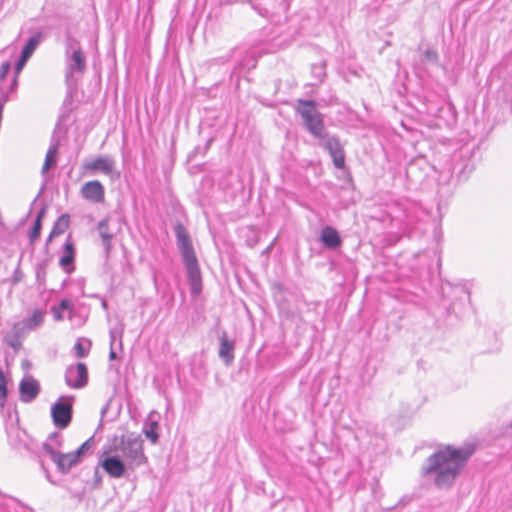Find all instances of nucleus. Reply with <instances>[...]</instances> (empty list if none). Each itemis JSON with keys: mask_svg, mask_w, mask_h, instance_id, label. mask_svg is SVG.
<instances>
[{"mask_svg": "<svg viewBox=\"0 0 512 512\" xmlns=\"http://www.w3.org/2000/svg\"><path fill=\"white\" fill-rule=\"evenodd\" d=\"M51 311H52V313H53V315H54V319H55L56 321H60V320H62V319H63L62 310H60L58 307L53 306V307L51 308Z\"/></svg>", "mask_w": 512, "mask_h": 512, "instance_id": "obj_40", "label": "nucleus"}, {"mask_svg": "<svg viewBox=\"0 0 512 512\" xmlns=\"http://www.w3.org/2000/svg\"><path fill=\"white\" fill-rule=\"evenodd\" d=\"M52 238H50V235L48 236L47 242H50Z\"/></svg>", "mask_w": 512, "mask_h": 512, "instance_id": "obj_47", "label": "nucleus"}, {"mask_svg": "<svg viewBox=\"0 0 512 512\" xmlns=\"http://www.w3.org/2000/svg\"><path fill=\"white\" fill-rule=\"evenodd\" d=\"M50 440H53L58 446H61L62 439L59 433L55 432L50 436Z\"/></svg>", "mask_w": 512, "mask_h": 512, "instance_id": "obj_41", "label": "nucleus"}, {"mask_svg": "<svg viewBox=\"0 0 512 512\" xmlns=\"http://www.w3.org/2000/svg\"><path fill=\"white\" fill-rule=\"evenodd\" d=\"M82 167L92 174L97 172L103 173L112 180L120 177V173L116 171V161L111 155H99L90 162H84Z\"/></svg>", "mask_w": 512, "mask_h": 512, "instance_id": "obj_9", "label": "nucleus"}, {"mask_svg": "<svg viewBox=\"0 0 512 512\" xmlns=\"http://www.w3.org/2000/svg\"><path fill=\"white\" fill-rule=\"evenodd\" d=\"M8 389L7 380L2 368L0 367V410L4 412L5 404L7 401Z\"/></svg>", "mask_w": 512, "mask_h": 512, "instance_id": "obj_28", "label": "nucleus"}, {"mask_svg": "<svg viewBox=\"0 0 512 512\" xmlns=\"http://www.w3.org/2000/svg\"><path fill=\"white\" fill-rule=\"evenodd\" d=\"M4 341L9 347L13 348L15 351H18L22 344L21 339L18 338V336L11 331H9L6 334V336L4 337Z\"/></svg>", "mask_w": 512, "mask_h": 512, "instance_id": "obj_32", "label": "nucleus"}, {"mask_svg": "<svg viewBox=\"0 0 512 512\" xmlns=\"http://www.w3.org/2000/svg\"><path fill=\"white\" fill-rule=\"evenodd\" d=\"M117 358H118V356H117V353L115 351V348L114 347H110L109 359L110 360H116Z\"/></svg>", "mask_w": 512, "mask_h": 512, "instance_id": "obj_42", "label": "nucleus"}, {"mask_svg": "<svg viewBox=\"0 0 512 512\" xmlns=\"http://www.w3.org/2000/svg\"><path fill=\"white\" fill-rule=\"evenodd\" d=\"M153 280H154V283L156 284V283H157V277H156V275H154Z\"/></svg>", "mask_w": 512, "mask_h": 512, "instance_id": "obj_46", "label": "nucleus"}, {"mask_svg": "<svg viewBox=\"0 0 512 512\" xmlns=\"http://www.w3.org/2000/svg\"><path fill=\"white\" fill-rule=\"evenodd\" d=\"M18 422L19 418L17 411L15 409L12 411L11 408L8 407L7 419L5 420V430L9 444L15 449L25 446L27 437L26 432L19 427Z\"/></svg>", "mask_w": 512, "mask_h": 512, "instance_id": "obj_7", "label": "nucleus"}, {"mask_svg": "<svg viewBox=\"0 0 512 512\" xmlns=\"http://www.w3.org/2000/svg\"><path fill=\"white\" fill-rule=\"evenodd\" d=\"M20 322L22 323V327H25L29 331H33L42 326L44 322V312L41 310H35L30 317H27Z\"/></svg>", "mask_w": 512, "mask_h": 512, "instance_id": "obj_23", "label": "nucleus"}, {"mask_svg": "<svg viewBox=\"0 0 512 512\" xmlns=\"http://www.w3.org/2000/svg\"><path fill=\"white\" fill-rule=\"evenodd\" d=\"M256 54H257L256 50H254V49L249 50L247 52L245 58L243 59L241 65L247 69L255 68L256 63H257V58H258V56Z\"/></svg>", "mask_w": 512, "mask_h": 512, "instance_id": "obj_31", "label": "nucleus"}, {"mask_svg": "<svg viewBox=\"0 0 512 512\" xmlns=\"http://www.w3.org/2000/svg\"><path fill=\"white\" fill-rule=\"evenodd\" d=\"M320 241L325 248L331 250L339 248L342 244V239L338 231L329 225H326L321 229Z\"/></svg>", "mask_w": 512, "mask_h": 512, "instance_id": "obj_16", "label": "nucleus"}, {"mask_svg": "<svg viewBox=\"0 0 512 512\" xmlns=\"http://www.w3.org/2000/svg\"><path fill=\"white\" fill-rule=\"evenodd\" d=\"M46 213V208L42 207L35 218L34 224L29 233V240L31 243H34L40 236L42 229V219Z\"/></svg>", "mask_w": 512, "mask_h": 512, "instance_id": "obj_25", "label": "nucleus"}, {"mask_svg": "<svg viewBox=\"0 0 512 512\" xmlns=\"http://www.w3.org/2000/svg\"><path fill=\"white\" fill-rule=\"evenodd\" d=\"M122 335H123V328H112L109 331V337H110V347H114L116 342H118V346L120 349H122Z\"/></svg>", "mask_w": 512, "mask_h": 512, "instance_id": "obj_30", "label": "nucleus"}, {"mask_svg": "<svg viewBox=\"0 0 512 512\" xmlns=\"http://www.w3.org/2000/svg\"><path fill=\"white\" fill-rule=\"evenodd\" d=\"M20 400L24 403H30L40 393V384L32 376L25 377L19 384Z\"/></svg>", "mask_w": 512, "mask_h": 512, "instance_id": "obj_14", "label": "nucleus"}, {"mask_svg": "<svg viewBox=\"0 0 512 512\" xmlns=\"http://www.w3.org/2000/svg\"><path fill=\"white\" fill-rule=\"evenodd\" d=\"M267 13H268V11H267L266 9H264V10H259V14H260L261 16H264V17H265V16L267 15Z\"/></svg>", "mask_w": 512, "mask_h": 512, "instance_id": "obj_44", "label": "nucleus"}, {"mask_svg": "<svg viewBox=\"0 0 512 512\" xmlns=\"http://www.w3.org/2000/svg\"><path fill=\"white\" fill-rule=\"evenodd\" d=\"M120 451L130 469H135L147 461L143 452V440L140 437L123 438Z\"/></svg>", "mask_w": 512, "mask_h": 512, "instance_id": "obj_5", "label": "nucleus"}, {"mask_svg": "<svg viewBox=\"0 0 512 512\" xmlns=\"http://www.w3.org/2000/svg\"><path fill=\"white\" fill-rule=\"evenodd\" d=\"M234 349H235L234 341L230 340L227 337V334L224 332L220 337V347H219L218 355H219L220 359H222L226 365H230L233 362Z\"/></svg>", "mask_w": 512, "mask_h": 512, "instance_id": "obj_17", "label": "nucleus"}, {"mask_svg": "<svg viewBox=\"0 0 512 512\" xmlns=\"http://www.w3.org/2000/svg\"><path fill=\"white\" fill-rule=\"evenodd\" d=\"M75 259V248L71 241L67 240L64 244V254L61 256L59 264L63 267V269L70 273L73 268V263Z\"/></svg>", "mask_w": 512, "mask_h": 512, "instance_id": "obj_20", "label": "nucleus"}, {"mask_svg": "<svg viewBox=\"0 0 512 512\" xmlns=\"http://www.w3.org/2000/svg\"><path fill=\"white\" fill-rule=\"evenodd\" d=\"M65 383L73 389H81L88 383V369L86 364L79 362L70 365L65 370Z\"/></svg>", "mask_w": 512, "mask_h": 512, "instance_id": "obj_12", "label": "nucleus"}, {"mask_svg": "<svg viewBox=\"0 0 512 512\" xmlns=\"http://www.w3.org/2000/svg\"><path fill=\"white\" fill-rule=\"evenodd\" d=\"M174 233L176 244L186 270L191 295L196 297L202 292L203 286L201 271L191 238L186 228L181 223H177L174 226Z\"/></svg>", "mask_w": 512, "mask_h": 512, "instance_id": "obj_2", "label": "nucleus"}, {"mask_svg": "<svg viewBox=\"0 0 512 512\" xmlns=\"http://www.w3.org/2000/svg\"><path fill=\"white\" fill-rule=\"evenodd\" d=\"M475 452L473 444L446 445L431 454L421 468L423 477L432 479L438 489H449Z\"/></svg>", "mask_w": 512, "mask_h": 512, "instance_id": "obj_1", "label": "nucleus"}, {"mask_svg": "<svg viewBox=\"0 0 512 512\" xmlns=\"http://www.w3.org/2000/svg\"><path fill=\"white\" fill-rule=\"evenodd\" d=\"M42 40L43 34L41 32H36L27 40L21 54L30 58Z\"/></svg>", "mask_w": 512, "mask_h": 512, "instance_id": "obj_24", "label": "nucleus"}, {"mask_svg": "<svg viewBox=\"0 0 512 512\" xmlns=\"http://www.w3.org/2000/svg\"><path fill=\"white\" fill-rule=\"evenodd\" d=\"M81 196L93 203H102L105 199V188L98 180L84 183L80 190Z\"/></svg>", "mask_w": 512, "mask_h": 512, "instance_id": "obj_13", "label": "nucleus"}, {"mask_svg": "<svg viewBox=\"0 0 512 512\" xmlns=\"http://www.w3.org/2000/svg\"><path fill=\"white\" fill-rule=\"evenodd\" d=\"M43 450L50 456L51 460L56 464L57 469L63 474L68 473L72 467L80 462L73 452H57L50 443H44Z\"/></svg>", "mask_w": 512, "mask_h": 512, "instance_id": "obj_11", "label": "nucleus"}, {"mask_svg": "<svg viewBox=\"0 0 512 512\" xmlns=\"http://www.w3.org/2000/svg\"><path fill=\"white\" fill-rule=\"evenodd\" d=\"M424 57H425L426 61L433 63V64L437 63V61H438L437 52L434 50H431V49H428L425 51Z\"/></svg>", "mask_w": 512, "mask_h": 512, "instance_id": "obj_35", "label": "nucleus"}, {"mask_svg": "<svg viewBox=\"0 0 512 512\" xmlns=\"http://www.w3.org/2000/svg\"><path fill=\"white\" fill-rule=\"evenodd\" d=\"M73 397L61 396L51 407V417L53 424L59 429H65L72 420Z\"/></svg>", "mask_w": 512, "mask_h": 512, "instance_id": "obj_6", "label": "nucleus"}, {"mask_svg": "<svg viewBox=\"0 0 512 512\" xmlns=\"http://www.w3.org/2000/svg\"><path fill=\"white\" fill-rule=\"evenodd\" d=\"M28 59H29V57L20 54V57L15 66L16 73H19L23 69V67L27 63Z\"/></svg>", "mask_w": 512, "mask_h": 512, "instance_id": "obj_38", "label": "nucleus"}, {"mask_svg": "<svg viewBox=\"0 0 512 512\" xmlns=\"http://www.w3.org/2000/svg\"><path fill=\"white\" fill-rule=\"evenodd\" d=\"M312 73L317 77L318 80H322L325 76L324 66L323 65H313Z\"/></svg>", "mask_w": 512, "mask_h": 512, "instance_id": "obj_36", "label": "nucleus"}, {"mask_svg": "<svg viewBox=\"0 0 512 512\" xmlns=\"http://www.w3.org/2000/svg\"><path fill=\"white\" fill-rule=\"evenodd\" d=\"M317 139L319 140L320 146L331 156L334 166L338 169L343 168L345 165V153L339 138L325 132Z\"/></svg>", "mask_w": 512, "mask_h": 512, "instance_id": "obj_10", "label": "nucleus"}, {"mask_svg": "<svg viewBox=\"0 0 512 512\" xmlns=\"http://www.w3.org/2000/svg\"><path fill=\"white\" fill-rule=\"evenodd\" d=\"M10 331L15 333V335H17L18 338H20L21 340L25 336V334L29 332L28 329L22 327V323L20 321L15 323Z\"/></svg>", "mask_w": 512, "mask_h": 512, "instance_id": "obj_34", "label": "nucleus"}, {"mask_svg": "<svg viewBox=\"0 0 512 512\" xmlns=\"http://www.w3.org/2000/svg\"><path fill=\"white\" fill-rule=\"evenodd\" d=\"M154 416H157V413L152 412L149 415L147 422L145 423L143 432L145 436L153 443H157L159 439V434L157 432L159 428V423L157 419H154Z\"/></svg>", "mask_w": 512, "mask_h": 512, "instance_id": "obj_22", "label": "nucleus"}, {"mask_svg": "<svg viewBox=\"0 0 512 512\" xmlns=\"http://www.w3.org/2000/svg\"><path fill=\"white\" fill-rule=\"evenodd\" d=\"M16 84H17V80H16V77H14L11 88H13V86H15Z\"/></svg>", "mask_w": 512, "mask_h": 512, "instance_id": "obj_45", "label": "nucleus"}, {"mask_svg": "<svg viewBox=\"0 0 512 512\" xmlns=\"http://www.w3.org/2000/svg\"><path fill=\"white\" fill-rule=\"evenodd\" d=\"M87 69L85 54L79 40L71 34L65 38V81L68 88H75L78 78L83 76Z\"/></svg>", "mask_w": 512, "mask_h": 512, "instance_id": "obj_3", "label": "nucleus"}, {"mask_svg": "<svg viewBox=\"0 0 512 512\" xmlns=\"http://www.w3.org/2000/svg\"><path fill=\"white\" fill-rule=\"evenodd\" d=\"M389 209L388 215L392 221L404 224L411 223L409 210L404 203L396 202Z\"/></svg>", "mask_w": 512, "mask_h": 512, "instance_id": "obj_19", "label": "nucleus"}, {"mask_svg": "<svg viewBox=\"0 0 512 512\" xmlns=\"http://www.w3.org/2000/svg\"><path fill=\"white\" fill-rule=\"evenodd\" d=\"M28 59H29V57L20 54V57L15 66L16 73H19L23 69V67L27 63Z\"/></svg>", "mask_w": 512, "mask_h": 512, "instance_id": "obj_39", "label": "nucleus"}, {"mask_svg": "<svg viewBox=\"0 0 512 512\" xmlns=\"http://www.w3.org/2000/svg\"><path fill=\"white\" fill-rule=\"evenodd\" d=\"M70 217L68 214H62L54 223L53 228L50 232V238H54L60 234H63L69 226Z\"/></svg>", "mask_w": 512, "mask_h": 512, "instance_id": "obj_26", "label": "nucleus"}, {"mask_svg": "<svg viewBox=\"0 0 512 512\" xmlns=\"http://www.w3.org/2000/svg\"><path fill=\"white\" fill-rule=\"evenodd\" d=\"M295 111L300 115L304 128L314 137H321L326 132L324 117L317 109V103L314 100L298 99L296 101Z\"/></svg>", "mask_w": 512, "mask_h": 512, "instance_id": "obj_4", "label": "nucleus"}, {"mask_svg": "<svg viewBox=\"0 0 512 512\" xmlns=\"http://www.w3.org/2000/svg\"><path fill=\"white\" fill-rule=\"evenodd\" d=\"M17 274H18V270L15 272L14 277H13L14 283H17L19 281V275H17Z\"/></svg>", "mask_w": 512, "mask_h": 512, "instance_id": "obj_43", "label": "nucleus"}, {"mask_svg": "<svg viewBox=\"0 0 512 512\" xmlns=\"http://www.w3.org/2000/svg\"><path fill=\"white\" fill-rule=\"evenodd\" d=\"M58 308L62 311H72L73 310V303L71 300L69 299H62L60 302H59V305H58Z\"/></svg>", "mask_w": 512, "mask_h": 512, "instance_id": "obj_37", "label": "nucleus"}, {"mask_svg": "<svg viewBox=\"0 0 512 512\" xmlns=\"http://www.w3.org/2000/svg\"><path fill=\"white\" fill-rule=\"evenodd\" d=\"M471 155L472 150L469 147H462L459 151L453 154L451 173L452 175H455L458 180L467 179L470 173L474 170Z\"/></svg>", "mask_w": 512, "mask_h": 512, "instance_id": "obj_8", "label": "nucleus"}, {"mask_svg": "<svg viewBox=\"0 0 512 512\" xmlns=\"http://www.w3.org/2000/svg\"><path fill=\"white\" fill-rule=\"evenodd\" d=\"M59 146L60 141L53 137L46 153L44 164L41 170L42 174H45L51 167L56 164V156L58 154Z\"/></svg>", "mask_w": 512, "mask_h": 512, "instance_id": "obj_21", "label": "nucleus"}, {"mask_svg": "<svg viewBox=\"0 0 512 512\" xmlns=\"http://www.w3.org/2000/svg\"><path fill=\"white\" fill-rule=\"evenodd\" d=\"M94 445V437H90L84 443L80 445V447L74 451L73 453L76 457L81 461L82 456H84Z\"/></svg>", "mask_w": 512, "mask_h": 512, "instance_id": "obj_33", "label": "nucleus"}, {"mask_svg": "<svg viewBox=\"0 0 512 512\" xmlns=\"http://www.w3.org/2000/svg\"><path fill=\"white\" fill-rule=\"evenodd\" d=\"M97 230L102 240L105 255L106 257H108L112 249V239L114 237L113 233L109 228V220L107 218L101 220L98 223Z\"/></svg>", "mask_w": 512, "mask_h": 512, "instance_id": "obj_18", "label": "nucleus"}, {"mask_svg": "<svg viewBox=\"0 0 512 512\" xmlns=\"http://www.w3.org/2000/svg\"><path fill=\"white\" fill-rule=\"evenodd\" d=\"M91 348V341L88 339H78L74 345L75 356L77 358H84L89 354Z\"/></svg>", "mask_w": 512, "mask_h": 512, "instance_id": "obj_27", "label": "nucleus"}, {"mask_svg": "<svg viewBox=\"0 0 512 512\" xmlns=\"http://www.w3.org/2000/svg\"><path fill=\"white\" fill-rule=\"evenodd\" d=\"M18 506L24 508L17 499L11 497L6 501L0 502V512H19Z\"/></svg>", "mask_w": 512, "mask_h": 512, "instance_id": "obj_29", "label": "nucleus"}, {"mask_svg": "<svg viewBox=\"0 0 512 512\" xmlns=\"http://www.w3.org/2000/svg\"><path fill=\"white\" fill-rule=\"evenodd\" d=\"M104 471L113 478H121L125 473V463L118 456H107L102 460Z\"/></svg>", "mask_w": 512, "mask_h": 512, "instance_id": "obj_15", "label": "nucleus"}]
</instances>
